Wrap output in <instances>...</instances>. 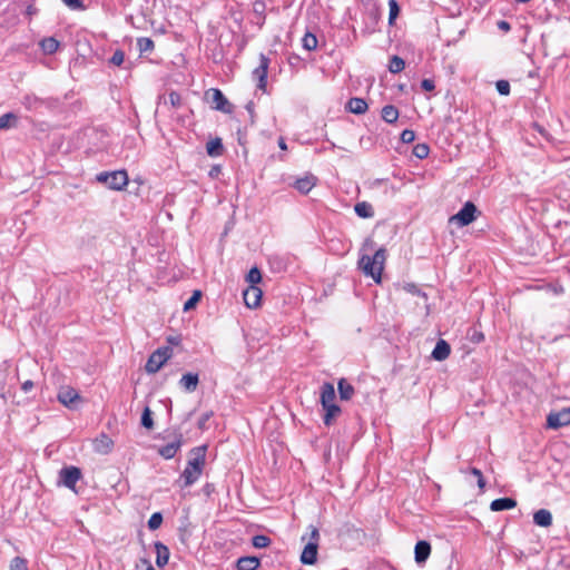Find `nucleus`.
Instances as JSON below:
<instances>
[{"label": "nucleus", "mask_w": 570, "mask_h": 570, "mask_svg": "<svg viewBox=\"0 0 570 570\" xmlns=\"http://www.w3.org/2000/svg\"><path fill=\"white\" fill-rule=\"evenodd\" d=\"M385 259V249L379 248L373 256L367 254L361 255L358 259V268L364 273V275L371 276L376 283H380Z\"/></svg>", "instance_id": "obj_1"}, {"label": "nucleus", "mask_w": 570, "mask_h": 570, "mask_svg": "<svg viewBox=\"0 0 570 570\" xmlns=\"http://www.w3.org/2000/svg\"><path fill=\"white\" fill-rule=\"evenodd\" d=\"M206 446H197L191 450V458L181 474L185 487L194 484L202 475L205 465Z\"/></svg>", "instance_id": "obj_2"}, {"label": "nucleus", "mask_w": 570, "mask_h": 570, "mask_svg": "<svg viewBox=\"0 0 570 570\" xmlns=\"http://www.w3.org/2000/svg\"><path fill=\"white\" fill-rule=\"evenodd\" d=\"M97 180L110 189L121 190L128 185V175L126 170L102 171L97 175Z\"/></svg>", "instance_id": "obj_3"}, {"label": "nucleus", "mask_w": 570, "mask_h": 570, "mask_svg": "<svg viewBox=\"0 0 570 570\" xmlns=\"http://www.w3.org/2000/svg\"><path fill=\"white\" fill-rule=\"evenodd\" d=\"M206 99L210 102L213 109L225 114L233 112V105L228 101L220 89L210 88L207 90Z\"/></svg>", "instance_id": "obj_4"}, {"label": "nucleus", "mask_w": 570, "mask_h": 570, "mask_svg": "<svg viewBox=\"0 0 570 570\" xmlns=\"http://www.w3.org/2000/svg\"><path fill=\"white\" fill-rule=\"evenodd\" d=\"M171 350L169 347H160L156 350L147 360L145 370L147 373H157L164 363L170 357Z\"/></svg>", "instance_id": "obj_5"}, {"label": "nucleus", "mask_w": 570, "mask_h": 570, "mask_svg": "<svg viewBox=\"0 0 570 570\" xmlns=\"http://www.w3.org/2000/svg\"><path fill=\"white\" fill-rule=\"evenodd\" d=\"M476 206L471 202H466L450 220L455 222L460 227L468 226L476 218Z\"/></svg>", "instance_id": "obj_6"}, {"label": "nucleus", "mask_w": 570, "mask_h": 570, "mask_svg": "<svg viewBox=\"0 0 570 570\" xmlns=\"http://www.w3.org/2000/svg\"><path fill=\"white\" fill-rule=\"evenodd\" d=\"M81 479V470L77 466H65L59 471V483L73 490L76 483Z\"/></svg>", "instance_id": "obj_7"}, {"label": "nucleus", "mask_w": 570, "mask_h": 570, "mask_svg": "<svg viewBox=\"0 0 570 570\" xmlns=\"http://www.w3.org/2000/svg\"><path fill=\"white\" fill-rule=\"evenodd\" d=\"M269 66V58L261 53L259 55V65L253 70V79L257 80V88L261 90H265L267 85V71Z\"/></svg>", "instance_id": "obj_8"}, {"label": "nucleus", "mask_w": 570, "mask_h": 570, "mask_svg": "<svg viewBox=\"0 0 570 570\" xmlns=\"http://www.w3.org/2000/svg\"><path fill=\"white\" fill-rule=\"evenodd\" d=\"M570 424V407H564L558 412H551L547 417V426L553 430Z\"/></svg>", "instance_id": "obj_9"}, {"label": "nucleus", "mask_w": 570, "mask_h": 570, "mask_svg": "<svg viewBox=\"0 0 570 570\" xmlns=\"http://www.w3.org/2000/svg\"><path fill=\"white\" fill-rule=\"evenodd\" d=\"M80 400L79 393L70 386L62 387L58 393V401L69 409H76Z\"/></svg>", "instance_id": "obj_10"}, {"label": "nucleus", "mask_w": 570, "mask_h": 570, "mask_svg": "<svg viewBox=\"0 0 570 570\" xmlns=\"http://www.w3.org/2000/svg\"><path fill=\"white\" fill-rule=\"evenodd\" d=\"M94 451L99 454H108L114 446V441L106 433H100L92 443Z\"/></svg>", "instance_id": "obj_11"}, {"label": "nucleus", "mask_w": 570, "mask_h": 570, "mask_svg": "<svg viewBox=\"0 0 570 570\" xmlns=\"http://www.w3.org/2000/svg\"><path fill=\"white\" fill-rule=\"evenodd\" d=\"M243 297L247 307H257L262 298V291L257 286H249L246 291H244Z\"/></svg>", "instance_id": "obj_12"}, {"label": "nucleus", "mask_w": 570, "mask_h": 570, "mask_svg": "<svg viewBox=\"0 0 570 570\" xmlns=\"http://www.w3.org/2000/svg\"><path fill=\"white\" fill-rule=\"evenodd\" d=\"M181 443H183V435L179 434L175 441L160 446L158 450V453L164 459H167V460L173 459L176 455V453L178 452V450L180 449Z\"/></svg>", "instance_id": "obj_13"}, {"label": "nucleus", "mask_w": 570, "mask_h": 570, "mask_svg": "<svg viewBox=\"0 0 570 570\" xmlns=\"http://www.w3.org/2000/svg\"><path fill=\"white\" fill-rule=\"evenodd\" d=\"M335 399L336 394L334 385L328 382L323 383V385L321 386V404L323 409L331 404H336Z\"/></svg>", "instance_id": "obj_14"}, {"label": "nucleus", "mask_w": 570, "mask_h": 570, "mask_svg": "<svg viewBox=\"0 0 570 570\" xmlns=\"http://www.w3.org/2000/svg\"><path fill=\"white\" fill-rule=\"evenodd\" d=\"M317 542H308L301 554V562L309 566L314 564L317 561Z\"/></svg>", "instance_id": "obj_15"}, {"label": "nucleus", "mask_w": 570, "mask_h": 570, "mask_svg": "<svg viewBox=\"0 0 570 570\" xmlns=\"http://www.w3.org/2000/svg\"><path fill=\"white\" fill-rule=\"evenodd\" d=\"M430 553H431V544L425 541V540H421L419 542H416L415 544V548H414V559H415V562L421 564V563H424L428 558L430 557Z\"/></svg>", "instance_id": "obj_16"}, {"label": "nucleus", "mask_w": 570, "mask_h": 570, "mask_svg": "<svg viewBox=\"0 0 570 570\" xmlns=\"http://www.w3.org/2000/svg\"><path fill=\"white\" fill-rule=\"evenodd\" d=\"M451 353L450 344L444 340H439L432 351V357L436 361H444Z\"/></svg>", "instance_id": "obj_17"}, {"label": "nucleus", "mask_w": 570, "mask_h": 570, "mask_svg": "<svg viewBox=\"0 0 570 570\" xmlns=\"http://www.w3.org/2000/svg\"><path fill=\"white\" fill-rule=\"evenodd\" d=\"M368 106L363 98L353 97L346 104V109L355 115H363L366 112Z\"/></svg>", "instance_id": "obj_18"}, {"label": "nucleus", "mask_w": 570, "mask_h": 570, "mask_svg": "<svg viewBox=\"0 0 570 570\" xmlns=\"http://www.w3.org/2000/svg\"><path fill=\"white\" fill-rule=\"evenodd\" d=\"M316 184V178L313 175H307L297 178L294 183V188L302 194H307Z\"/></svg>", "instance_id": "obj_19"}, {"label": "nucleus", "mask_w": 570, "mask_h": 570, "mask_svg": "<svg viewBox=\"0 0 570 570\" xmlns=\"http://www.w3.org/2000/svg\"><path fill=\"white\" fill-rule=\"evenodd\" d=\"M199 383V376L196 373H186L181 376L179 381V385L186 391V392H194Z\"/></svg>", "instance_id": "obj_20"}, {"label": "nucleus", "mask_w": 570, "mask_h": 570, "mask_svg": "<svg viewBox=\"0 0 570 570\" xmlns=\"http://www.w3.org/2000/svg\"><path fill=\"white\" fill-rule=\"evenodd\" d=\"M156 550V564L159 568H163L168 563L169 560V549L160 541L155 542Z\"/></svg>", "instance_id": "obj_21"}, {"label": "nucleus", "mask_w": 570, "mask_h": 570, "mask_svg": "<svg viewBox=\"0 0 570 570\" xmlns=\"http://www.w3.org/2000/svg\"><path fill=\"white\" fill-rule=\"evenodd\" d=\"M517 505V501L512 498H499L491 502L490 509L499 512L504 510L513 509Z\"/></svg>", "instance_id": "obj_22"}, {"label": "nucleus", "mask_w": 570, "mask_h": 570, "mask_svg": "<svg viewBox=\"0 0 570 570\" xmlns=\"http://www.w3.org/2000/svg\"><path fill=\"white\" fill-rule=\"evenodd\" d=\"M533 522L543 528H548L552 524V514L547 509H540L533 514Z\"/></svg>", "instance_id": "obj_23"}, {"label": "nucleus", "mask_w": 570, "mask_h": 570, "mask_svg": "<svg viewBox=\"0 0 570 570\" xmlns=\"http://www.w3.org/2000/svg\"><path fill=\"white\" fill-rule=\"evenodd\" d=\"M236 567L237 570H256L259 567V559L256 557H240Z\"/></svg>", "instance_id": "obj_24"}, {"label": "nucleus", "mask_w": 570, "mask_h": 570, "mask_svg": "<svg viewBox=\"0 0 570 570\" xmlns=\"http://www.w3.org/2000/svg\"><path fill=\"white\" fill-rule=\"evenodd\" d=\"M337 385L341 400L348 401L353 397L355 390L345 379H341Z\"/></svg>", "instance_id": "obj_25"}, {"label": "nucleus", "mask_w": 570, "mask_h": 570, "mask_svg": "<svg viewBox=\"0 0 570 570\" xmlns=\"http://www.w3.org/2000/svg\"><path fill=\"white\" fill-rule=\"evenodd\" d=\"M354 210L361 218H372L374 216L373 206L367 202H360L355 204Z\"/></svg>", "instance_id": "obj_26"}, {"label": "nucleus", "mask_w": 570, "mask_h": 570, "mask_svg": "<svg viewBox=\"0 0 570 570\" xmlns=\"http://www.w3.org/2000/svg\"><path fill=\"white\" fill-rule=\"evenodd\" d=\"M223 149H224V147H223V142H222L220 138L212 139L206 145L207 154L210 157L220 156L223 154Z\"/></svg>", "instance_id": "obj_27"}, {"label": "nucleus", "mask_w": 570, "mask_h": 570, "mask_svg": "<svg viewBox=\"0 0 570 570\" xmlns=\"http://www.w3.org/2000/svg\"><path fill=\"white\" fill-rule=\"evenodd\" d=\"M382 118L389 124H394L399 118V110L393 105H386L382 108Z\"/></svg>", "instance_id": "obj_28"}, {"label": "nucleus", "mask_w": 570, "mask_h": 570, "mask_svg": "<svg viewBox=\"0 0 570 570\" xmlns=\"http://www.w3.org/2000/svg\"><path fill=\"white\" fill-rule=\"evenodd\" d=\"M40 47L45 53L52 55L58 50L59 41L53 37H48L41 40Z\"/></svg>", "instance_id": "obj_29"}, {"label": "nucleus", "mask_w": 570, "mask_h": 570, "mask_svg": "<svg viewBox=\"0 0 570 570\" xmlns=\"http://www.w3.org/2000/svg\"><path fill=\"white\" fill-rule=\"evenodd\" d=\"M325 414L323 417V422L325 425L330 426L333 420L341 413V407L337 404H331L324 407Z\"/></svg>", "instance_id": "obj_30"}, {"label": "nucleus", "mask_w": 570, "mask_h": 570, "mask_svg": "<svg viewBox=\"0 0 570 570\" xmlns=\"http://www.w3.org/2000/svg\"><path fill=\"white\" fill-rule=\"evenodd\" d=\"M45 104V101L41 99V98H38L37 96L35 95H26L22 99V105L26 107V109L28 110H37L38 108H40L42 105Z\"/></svg>", "instance_id": "obj_31"}, {"label": "nucleus", "mask_w": 570, "mask_h": 570, "mask_svg": "<svg viewBox=\"0 0 570 570\" xmlns=\"http://www.w3.org/2000/svg\"><path fill=\"white\" fill-rule=\"evenodd\" d=\"M18 117L13 112H7L0 116V130L9 129L17 125Z\"/></svg>", "instance_id": "obj_32"}, {"label": "nucleus", "mask_w": 570, "mask_h": 570, "mask_svg": "<svg viewBox=\"0 0 570 570\" xmlns=\"http://www.w3.org/2000/svg\"><path fill=\"white\" fill-rule=\"evenodd\" d=\"M405 68V62L399 56H393L389 63V70L392 73H399Z\"/></svg>", "instance_id": "obj_33"}, {"label": "nucleus", "mask_w": 570, "mask_h": 570, "mask_svg": "<svg viewBox=\"0 0 570 570\" xmlns=\"http://www.w3.org/2000/svg\"><path fill=\"white\" fill-rule=\"evenodd\" d=\"M271 543H272V540L265 534H257V535H254L252 539L253 547H255L257 549L267 548V547H269Z\"/></svg>", "instance_id": "obj_34"}, {"label": "nucleus", "mask_w": 570, "mask_h": 570, "mask_svg": "<svg viewBox=\"0 0 570 570\" xmlns=\"http://www.w3.org/2000/svg\"><path fill=\"white\" fill-rule=\"evenodd\" d=\"M302 42H303V48L308 51L315 50L317 47V38L313 33H309V32H307L303 37Z\"/></svg>", "instance_id": "obj_35"}, {"label": "nucleus", "mask_w": 570, "mask_h": 570, "mask_svg": "<svg viewBox=\"0 0 570 570\" xmlns=\"http://www.w3.org/2000/svg\"><path fill=\"white\" fill-rule=\"evenodd\" d=\"M137 46L140 52L151 51L155 47L154 41L148 37L138 38Z\"/></svg>", "instance_id": "obj_36"}, {"label": "nucleus", "mask_w": 570, "mask_h": 570, "mask_svg": "<svg viewBox=\"0 0 570 570\" xmlns=\"http://www.w3.org/2000/svg\"><path fill=\"white\" fill-rule=\"evenodd\" d=\"M430 147L428 144H416L413 147V155L419 159H424L429 156Z\"/></svg>", "instance_id": "obj_37"}, {"label": "nucleus", "mask_w": 570, "mask_h": 570, "mask_svg": "<svg viewBox=\"0 0 570 570\" xmlns=\"http://www.w3.org/2000/svg\"><path fill=\"white\" fill-rule=\"evenodd\" d=\"M246 279L250 284V286H256V284H258L262 279L261 271L257 267L250 268Z\"/></svg>", "instance_id": "obj_38"}, {"label": "nucleus", "mask_w": 570, "mask_h": 570, "mask_svg": "<svg viewBox=\"0 0 570 570\" xmlns=\"http://www.w3.org/2000/svg\"><path fill=\"white\" fill-rule=\"evenodd\" d=\"M141 425L148 430L154 428V421L151 417V411L148 406L145 407L141 414Z\"/></svg>", "instance_id": "obj_39"}, {"label": "nucleus", "mask_w": 570, "mask_h": 570, "mask_svg": "<svg viewBox=\"0 0 570 570\" xmlns=\"http://www.w3.org/2000/svg\"><path fill=\"white\" fill-rule=\"evenodd\" d=\"M202 297L200 291H195L193 295L185 302L184 311L193 309Z\"/></svg>", "instance_id": "obj_40"}, {"label": "nucleus", "mask_w": 570, "mask_h": 570, "mask_svg": "<svg viewBox=\"0 0 570 570\" xmlns=\"http://www.w3.org/2000/svg\"><path fill=\"white\" fill-rule=\"evenodd\" d=\"M163 523V514L160 512H155L150 515L148 520V528L150 530H157Z\"/></svg>", "instance_id": "obj_41"}, {"label": "nucleus", "mask_w": 570, "mask_h": 570, "mask_svg": "<svg viewBox=\"0 0 570 570\" xmlns=\"http://www.w3.org/2000/svg\"><path fill=\"white\" fill-rule=\"evenodd\" d=\"M10 570H28L27 561L21 557H14L11 560Z\"/></svg>", "instance_id": "obj_42"}, {"label": "nucleus", "mask_w": 570, "mask_h": 570, "mask_svg": "<svg viewBox=\"0 0 570 570\" xmlns=\"http://www.w3.org/2000/svg\"><path fill=\"white\" fill-rule=\"evenodd\" d=\"M389 7H390L389 22L393 23V21L399 16L400 7H399L396 0H389Z\"/></svg>", "instance_id": "obj_43"}, {"label": "nucleus", "mask_w": 570, "mask_h": 570, "mask_svg": "<svg viewBox=\"0 0 570 570\" xmlns=\"http://www.w3.org/2000/svg\"><path fill=\"white\" fill-rule=\"evenodd\" d=\"M495 87L498 92L502 96H507L510 94V83L507 80H498Z\"/></svg>", "instance_id": "obj_44"}, {"label": "nucleus", "mask_w": 570, "mask_h": 570, "mask_svg": "<svg viewBox=\"0 0 570 570\" xmlns=\"http://www.w3.org/2000/svg\"><path fill=\"white\" fill-rule=\"evenodd\" d=\"M213 414L214 413L212 411L203 413L200 415L198 422H197L198 429L206 430L207 429V422L213 417Z\"/></svg>", "instance_id": "obj_45"}, {"label": "nucleus", "mask_w": 570, "mask_h": 570, "mask_svg": "<svg viewBox=\"0 0 570 570\" xmlns=\"http://www.w3.org/2000/svg\"><path fill=\"white\" fill-rule=\"evenodd\" d=\"M125 60V53L122 50H116L110 58V63L115 66H120Z\"/></svg>", "instance_id": "obj_46"}, {"label": "nucleus", "mask_w": 570, "mask_h": 570, "mask_svg": "<svg viewBox=\"0 0 570 570\" xmlns=\"http://www.w3.org/2000/svg\"><path fill=\"white\" fill-rule=\"evenodd\" d=\"M414 139H415V132L413 130L404 129L401 132V140H402V142L410 144V142L414 141Z\"/></svg>", "instance_id": "obj_47"}, {"label": "nucleus", "mask_w": 570, "mask_h": 570, "mask_svg": "<svg viewBox=\"0 0 570 570\" xmlns=\"http://www.w3.org/2000/svg\"><path fill=\"white\" fill-rule=\"evenodd\" d=\"M168 99L173 107L179 108L181 106V97L178 92H176V91L169 92Z\"/></svg>", "instance_id": "obj_48"}, {"label": "nucleus", "mask_w": 570, "mask_h": 570, "mask_svg": "<svg viewBox=\"0 0 570 570\" xmlns=\"http://www.w3.org/2000/svg\"><path fill=\"white\" fill-rule=\"evenodd\" d=\"M62 2L72 10L85 9V6L81 0H62Z\"/></svg>", "instance_id": "obj_49"}, {"label": "nucleus", "mask_w": 570, "mask_h": 570, "mask_svg": "<svg viewBox=\"0 0 570 570\" xmlns=\"http://www.w3.org/2000/svg\"><path fill=\"white\" fill-rule=\"evenodd\" d=\"M421 87L425 91H432L435 88L434 80L432 79H423L421 82Z\"/></svg>", "instance_id": "obj_50"}, {"label": "nucleus", "mask_w": 570, "mask_h": 570, "mask_svg": "<svg viewBox=\"0 0 570 570\" xmlns=\"http://www.w3.org/2000/svg\"><path fill=\"white\" fill-rule=\"evenodd\" d=\"M35 384L31 380H27L24 381L22 384H21V390L24 392V393H28L30 392L32 389H33Z\"/></svg>", "instance_id": "obj_51"}, {"label": "nucleus", "mask_w": 570, "mask_h": 570, "mask_svg": "<svg viewBox=\"0 0 570 570\" xmlns=\"http://www.w3.org/2000/svg\"><path fill=\"white\" fill-rule=\"evenodd\" d=\"M472 342L480 343L484 340V335L481 332L474 331L471 336Z\"/></svg>", "instance_id": "obj_52"}, {"label": "nucleus", "mask_w": 570, "mask_h": 570, "mask_svg": "<svg viewBox=\"0 0 570 570\" xmlns=\"http://www.w3.org/2000/svg\"><path fill=\"white\" fill-rule=\"evenodd\" d=\"M498 28H499L500 30L505 31V32H508V31H510V30H511V26H510V23H509L508 21H505V20H500V21L498 22Z\"/></svg>", "instance_id": "obj_53"}, {"label": "nucleus", "mask_w": 570, "mask_h": 570, "mask_svg": "<svg viewBox=\"0 0 570 570\" xmlns=\"http://www.w3.org/2000/svg\"><path fill=\"white\" fill-rule=\"evenodd\" d=\"M318 539H320V533H318V530L316 528H313L312 532H311V542H317L318 543Z\"/></svg>", "instance_id": "obj_54"}, {"label": "nucleus", "mask_w": 570, "mask_h": 570, "mask_svg": "<svg viewBox=\"0 0 570 570\" xmlns=\"http://www.w3.org/2000/svg\"><path fill=\"white\" fill-rule=\"evenodd\" d=\"M219 171H220V168H219L218 166H215V167H213V168L210 169V171H209V176H210V177H216V176L219 174Z\"/></svg>", "instance_id": "obj_55"}, {"label": "nucleus", "mask_w": 570, "mask_h": 570, "mask_svg": "<svg viewBox=\"0 0 570 570\" xmlns=\"http://www.w3.org/2000/svg\"><path fill=\"white\" fill-rule=\"evenodd\" d=\"M470 473L473 474L476 479L480 476V475H483L481 470L476 469V468H471L470 470Z\"/></svg>", "instance_id": "obj_56"}, {"label": "nucleus", "mask_w": 570, "mask_h": 570, "mask_svg": "<svg viewBox=\"0 0 570 570\" xmlns=\"http://www.w3.org/2000/svg\"><path fill=\"white\" fill-rule=\"evenodd\" d=\"M478 487H479L481 490H483V489L485 488V480H484L483 475H480V476L478 478Z\"/></svg>", "instance_id": "obj_57"}, {"label": "nucleus", "mask_w": 570, "mask_h": 570, "mask_svg": "<svg viewBox=\"0 0 570 570\" xmlns=\"http://www.w3.org/2000/svg\"><path fill=\"white\" fill-rule=\"evenodd\" d=\"M278 147L282 149V150H286L287 149V145L285 142V139L284 138H279L278 139Z\"/></svg>", "instance_id": "obj_58"}]
</instances>
